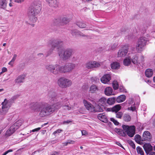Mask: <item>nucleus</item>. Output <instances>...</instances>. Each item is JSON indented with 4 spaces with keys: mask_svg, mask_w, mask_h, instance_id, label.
Wrapping results in <instances>:
<instances>
[{
    "mask_svg": "<svg viewBox=\"0 0 155 155\" xmlns=\"http://www.w3.org/2000/svg\"><path fill=\"white\" fill-rule=\"evenodd\" d=\"M56 96L55 93L53 91L49 92L48 95V100L49 102L53 104L45 107V103L43 102L35 103L32 108V110L35 111L40 110L39 115L41 117L49 116L57 110L62 105L60 102L56 103Z\"/></svg>",
    "mask_w": 155,
    "mask_h": 155,
    "instance_id": "obj_1",
    "label": "nucleus"
},
{
    "mask_svg": "<svg viewBox=\"0 0 155 155\" xmlns=\"http://www.w3.org/2000/svg\"><path fill=\"white\" fill-rule=\"evenodd\" d=\"M75 64L70 63H66L64 65L58 64H48L46 65V69L51 73L55 75L61 73H70L75 67Z\"/></svg>",
    "mask_w": 155,
    "mask_h": 155,
    "instance_id": "obj_2",
    "label": "nucleus"
},
{
    "mask_svg": "<svg viewBox=\"0 0 155 155\" xmlns=\"http://www.w3.org/2000/svg\"><path fill=\"white\" fill-rule=\"evenodd\" d=\"M73 54V50L71 48L61 49L58 51V54L60 58L64 60L69 59Z\"/></svg>",
    "mask_w": 155,
    "mask_h": 155,
    "instance_id": "obj_3",
    "label": "nucleus"
},
{
    "mask_svg": "<svg viewBox=\"0 0 155 155\" xmlns=\"http://www.w3.org/2000/svg\"><path fill=\"white\" fill-rule=\"evenodd\" d=\"M57 83L59 86L62 88L69 87L72 84L71 80L64 77L59 78L58 81Z\"/></svg>",
    "mask_w": 155,
    "mask_h": 155,
    "instance_id": "obj_4",
    "label": "nucleus"
},
{
    "mask_svg": "<svg viewBox=\"0 0 155 155\" xmlns=\"http://www.w3.org/2000/svg\"><path fill=\"white\" fill-rule=\"evenodd\" d=\"M63 45L64 42L62 40L59 39L52 40L51 43V48L49 51L46 56L47 57L50 55L56 47H57L58 49H59L62 47Z\"/></svg>",
    "mask_w": 155,
    "mask_h": 155,
    "instance_id": "obj_5",
    "label": "nucleus"
},
{
    "mask_svg": "<svg viewBox=\"0 0 155 155\" xmlns=\"http://www.w3.org/2000/svg\"><path fill=\"white\" fill-rule=\"evenodd\" d=\"M122 127L129 136L130 137L134 136L135 134V127L134 126H129L128 125H123Z\"/></svg>",
    "mask_w": 155,
    "mask_h": 155,
    "instance_id": "obj_6",
    "label": "nucleus"
},
{
    "mask_svg": "<svg viewBox=\"0 0 155 155\" xmlns=\"http://www.w3.org/2000/svg\"><path fill=\"white\" fill-rule=\"evenodd\" d=\"M148 39L145 37H141L138 40L136 46L137 51H141L143 48L146 45Z\"/></svg>",
    "mask_w": 155,
    "mask_h": 155,
    "instance_id": "obj_7",
    "label": "nucleus"
},
{
    "mask_svg": "<svg viewBox=\"0 0 155 155\" xmlns=\"http://www.w3.org/2000/svg\"><path fill=\"white\" fill-rule=\"evenodd\" d=\"M2 109L0 110V114L4 115L7 113L11 106L10 103L6 99H5L4 101L2 103Z\"/></svg>",
    "mask_w": 155,
    "mask_h": 155,
    "instance_id": "obj_8",
    "label": "nucleus"
},
{
    "mask_svg": "<svg viewBox=\"0 0 155 155\" xmlns=\"http://www.w3.org/2000/svg\"><path fill=\"white\" fill-rule=\"evenodd\" d=\"M32 8L30 11L33 12L35 14H37L39 13L41 9V2L39 1H35L32 5Z\"/></svg>",
    "mask_w": 155,
    "mask_h": 155,
    "instance_id": "obj_9",
    "label": "nucleus"
},
{
    "mask_svg": "<svg viewBox=\"0 0 155 155\" xmlns=\"http://www.w3.org/2000/svg\"><path fill=\"white\" fill-rule=\"evenodd\" d=\"M20 125V124H19L17 122L13 124L7 130L6 133V135L7 136H11L19 127Z\"/></svg>",
    "mask_w": 155,
    "mask_h": 155,
    "instance_id": "obj_10",
    "label": "nucleus"
},
{
    "mask_svg": "<svg viewBox=\"0 0 155 155\" xmlns=\"http://www.w3.org/2000/svg\"><path fill=\"white\" fill-rule=\"evenodd\" d=\"M85 67L88 69H91L93 68H97L99 67L100 64L95 61H90L87 62L85 65Z\"/></svg>",
    "mask_w": 155,
    "mask_h": 155,
    "instance_id": "obj_11",
    "label": "nucleus"
},
{
    "mask_svg": "<svg viewBox=\"0 0 155 155\" xmlns=\"http://www.w3.org/2000/svg\"><path fill=\"white\" fill-rule=\"evenodd\" d=\"M128 47L127 45L124 46L121 49L119 50L117 52V57H124L128 52Z\"/></svg>",
    "mask_w": 155,
    "mask_h": 155,
    "instance_id": "obj_12",
    "label": "nucleus"
},
{
    "mask_svg": "<svg viewBox=\"0 0 155 155\" xmlns=\"http://www.w3.org/2000/svg\"><path fill=\"white\" fill-rule=\"evenodd\" d=\"M37 15V14H35V13L33 12L30 10L28 13V18L29 20L32 22H35L37 19L36 17Z\"/></svg>",
    "mask_w": 155,
    "mask_h": 155,
    "instance_id": "obj_13",
    "label": "nucleus"
},
{
    "mask_svg": "<svg viewBox=\"0 0 155 155\" xmlns=\"http://www.w3.org/2000/svg\"><path fill=\"white\" fill-rule=\"evenodd\" d=\"M83 103L86 109L91 112H93L94 110V107L90 103L87 101L84 100Z\"/></svg>",
    "mask_w": 155,
    "mask_h": 155,
    "instance_id": "obj_14",
    "label": "nucleus"
},
{
    "mask_svg": "<svg viewBox=\"0 0 155 155\" xmlns=\"http://www.w3.org/2000/svg\"><path fill=\"white\" fill-rule=\"evenodd\" d=\"M111 79V76L109 74L104 75L101 78V82L105 84H108Z\"/></svg>",
    "mask_w": 155,
    "mask_h": 155,
    "instance_id": "obj_15",
    "label": "nucleus"
},
{
    "mask_svg": "<svg viewBox=\"0 0 155 155\" xmlns=\"http://www.w3.org/2000/svg\"><path fill=\"white\" fill-rule=\"evenodd\" d=\"M151 135L148 131H146L143 132V140L150 141L151 140Z\"/></svg>",
    "mask_w": 155,
    "mask_h": 155,
    "instance_id": "obj_16",
    "label": "nucleus"
},
{
    "mask_svg": "<svg viewBox=\"0 0 155 155\" xmlns=\"http://www.w3.org/2000/svg\"><path fill=\"white\" fill-rule=\"evenodd\" d=\"M49 5L51 7L56 8L58 7V3L56 0H46Z\"/></svg>",
    "mask_w": 155,
    "mask_h": 155,
    "instance_id": "obj_17",
    "label": "nucleus"
},
{
    "mask_svg": "<svg viewBox=\"0 0 155 155\" xmlns=\"http://www.w3.org/2000/svg\"><path fill=\"white\" fill-rule=\"evenodd\" d=\"M143 148L147 154L152 150L153 148L151 145L149 143H145L143 145Z\"/></svg>",
    "mask_w": 155,
    "mask_h": 155,
    "instance_id": "obj_18",
    "label": "nucleus"
},
{
    "mask_svg": "<svg viewBox=\"0 0 155 155\" xmlns=\"http://www.w3.org/2000/svg\"><path fill=\"white\" fill-rule=\"evenodd\" d=\"M98 119L104 123H106L107 122L108 120L107 116L104 113L99 114L97 116Z\"/></svg>",
    "mask_w": 155,
    "mask_h": 155,
    "instance_id": "obj_19",
    "label": "nucleus"
},
{
    "mask_svg": "<svg viewBox=\"0 0 155 155\" xmlns=\"http://www.w3.org/2000/svg\"><path fill=\"white\" fill-rule=\"evenodd\" d=\"M25 76V74H22L19 75L15 80V83H19L23 82L24 81Z\"/></svg>",
    "mask_w": 155,
    "mask_h": 155,
    "instance_id": "obj_20",
    "label": "nucleus"
},
{
    "mask_svg": "<svg viewBox=\"0 0 155 155\" xmlns=\"http://www.w3.org/2000/svg\"><path fill=\"white\" fill-rule=\"evenodd\" d=\"M7 1L6 0H0V8L5 9L6 8Z\"/></svg>",
    "mask_w": 155,
    "mask_h": 155,
    "instance_id": "obj_21",
    "label": "nucleus"
},
{
    "mask_svg": "<svg viewBox=\"0 0 155 155\" xmlns=\"http://www.w3.org/2000/svg\"><path fill=\"white\" fill-rule=\"evenodd\" d=\"M113 89L111 87H107L104 90L105 94L107 96H110L112 94Z\"/></svg>",
    "mask_w": 155,
    "mask_h": 155,
    "instance_id": "obj_22",
    "label": "nucleus"
},
{
    "mask_svg": "<svg viewBox=\"0 0 155 155\" xmlns=\"http://www.w3.org/2000/svg\"><path fill=\"white\" fill-rule=\"evenodd\" d=\"M126 96L124 95H120L116 99V101L118 103H121L124 101L126 99Z\"/></svg>",
    "mask_w": 155,
    "mask_h": 155,
    "instance_id": "obj_23",
    "label": "nucleus"
},
{
    "mask_svg": "<svg viewBox=\"0 0 155 155\" xmlns=\"http://www.w3.org/2000/svg\"><path fill=\"white\" fill-rule=\"evenodd\" d=\"M111 67L112 69H118L120 67V64L119 63L117 62H113L111 64Z\"/></svg>",
    "mask_w": 155,
    "mask_h": 155,
    "instance_id": "obj_24",
    "label": "nucleus"
},
{
    "mask_svg": "<svg viewBox=\"0 0 155 155\" xmlns=\"http://www.w3.org/2000/svg\"><path fill=\"white\" fill-rule=\"evenodd\" d=\"M116 99L115 97H113L108 98L107 100V103L109 105H111L114 104L115 101Z\"/></svg>",
    "mask_w": 155,
    "mask_h": 155,
    "instance_id": "obj_25",
    "label": "nucleus"
},
{
    "mask_svg": "<svg viewBox=\"0 0 155 155\" xmlns=\"http://www.w3.org/2000/svg\"><path fill=\"white\" fill-rule=\"evenodd\" d=\"M153 71L150 69H147L145 71V74L146 77L148 78L151 77L153 74Z\"/></svg>",
    "mask_w": 155,
    "mask_h": 155,
    "instance_id": "obj_26",
    "label": "nucleus"
},
{
    "mask_svg": "<svg viewBox=\"0 0 155 155\" xmlns=\"http://www.w3.org/2000/svg\"><path fill=\"white\" fill-rule=\"evenodd\" d=\"M131 61L133 64L137 65H138L140 63V62L138 60V57L136 55H134L133 56L131 59Z\"/></svg>",
    "mask_w": 155,
    "mask_h": 155,
    "instance_id": "obj_27",
    "label": "nucleus"
},
{
    "mask_svg": "<svg viewBox=\"0 0 155 155\" xmlns=\"http://www.w3.org/2000/svg\"><path fill=\"white\" fill-rule=\"evenodd\" d=\"M107 100L104 97H102L100 98L98 101V104L101 106H104L106 104Z\"/></svg>",
    "mask_w": 155,
    "mask_h": 155,
    "instance_id": "obj_28",
    "label": "nucleus"
},
{
    "mask_svg": "<svg viewBox=\"0 0 155 155\" xmlns=\"http://www.w3.org/2000/svg\"><path fill=\"white\" fill-rule=\"evenodd\" d=\"M121 107L119 105H117L110 109L111 111L113 112H115L116 113L118 112V111L120 110Z\"/></svg>",
    "mask_w": 155,
    "mask_h": 155,
    "instance_id": "obj_29",
    "label": "nucleus"
},
{
    "mask_svg": "<svg viewBox=\"0 0 155 155\" xmlns=\"http://www.w3.org/2000/svg\"><path fill=\"white\" fill-rule=\"evenodd\" d=\"M131 61L130 58L129 57L126 58L124 60L123 63L125 66H128L131 63Z\"/></svg>",
    "mask_w": 155,
    "mask_h": 155,
    "instance_id": "obj_30",
    "label": "nucleus"
},
{
    "mask_svg": "<svg viewBox=\"0 0 155 155\" xmlns=\"http://www.w3.org/2000/svg\"><path fill=\"white\" fill-rule=\"evenodd\" d=\"M98 90L97 87L95 85H92L90 88V91L91 93H94Z\"/></svg>",
    "mask_w": 155,
    "mask_h": 155,
    "instance_id": "obj_31",
    "label": "nucleus"
},
{
    "mask_svg": "<svg viewBox=\"0 0 155 155\" xmlns=\"http://www.w3.org/2000/svg\"><path fill=\"white\" fill-rule=\"evenodd\" d=\"M100 105L98 104L95 107H94V110L93 112H101L103 111L102 108Z\"/></svg>",
    "mask_w": 155,
    "mask_h": 155,
    "instance_id": "obj_32",
    "label": "nucleus"
},
{
    "mask_svg": "<svg viewBox=\"0 0 155 155\" xmlns=\"http://www.w3.org/2000/svg\"><path fill=\"white\" fill-rule=\"evenodd\" d=\"M65 104H63L62 105L63 107H64V109H66L69 110L71 109V107H69L68 105L69 103L68 100L67 99H65Z\"/></svg>",
    "mask_w": 155,
    "mask_h": 155,
    "instance_id": "obj_33",
    "label": "nucleus"
},
{
    "mask_svg": "<svg viewBox=\"0 0 155 155\" xmlns=\"http://www.w3.org/2000/svg\"><path fill=\"white\" fill-rule=\"evenodd\" d=\"M135 140L138 143H140L142 141H143V139H142L141 137L138 134H136L135 136Z\"/></svg>",
    "mask_w": 155,
    "mask_h": 155,
    "instance_id": "obj_34",
    "label": "nucleus"
},
{
    "mask_svg": "<svg viewBox=\"0 0 155 155\" xmlns=\"http://www.w3.org/2000/svg\"><path fill=\"white\" fill-rule=\"evenodd\" d=\"M77 25L80 28H84L86 27V25L83 21H78L77 22Z\"/></svg>",
    "mask_w": 155,
    "mask_h": 155,
    "instance_id": "obj_35",
    "label": "nucleus"
},
{
    "mask_svg": "<svg viewBox=\"0 0 155 155\" xmlns=\"http://www.w3.org/2000/svg\"><path fill=\"white\" fill-rule=\"evenodd\" d=\"M124 120L126 122H128L130 121L131 117L130 115L127 114H125L124 115L123 117Z\"/></svg>",
    "mask_w": 155,
    "mask_h": 155,
    "instance_id": "obj_36",
    "label": "nucleus"
},
{
    "mask_svg": "<svg viewBox=\"0 0 155 155\" xmlns=\"http://www.w3.org/2000/svg\"><path fill=\"white\" fill-rule=\"evenodd\" d=\"M113 86L114 89L115 90H117L118 88L119 85L117 81L114 80L113 83Z\"/></svg>",
    "mask_w": 155,
    "mask_h": 155,
    "instance_id": "obj_37",
    "label": "nucleus"
},
{
    "mask_svg": "<svg viewBox=\"0 0 155 155\" xmlns=\"http://www.w3.org/2000/svg\"><path fill=\"white\" fill-rule=\"evenodd\" d=\"M137 153L140 154L141 155H144V152L142 149L139 147H137Z\"/></svg>",
    "mask_w": 155,
    "mask_h": 155,
    "instance_id": "obj_38",
    "label": "nucleus"
},
{
    "mask_svg": "<svg viewBox=\"0 0 155 155\" xmlns=\"http://www.w3.org/2000/svg\"><path fill=\"white\" fill-rule=\"evenodd\" d=\"M123 115V113L121 112H118L116 113V117L117 118L121 119Z\"/></svg>",
    "mask_w": 155,
    "mask_h": 155,
    "instance_id": "obj_39",
    "label": "nucleus"
},
{
    "mask_svg": "<svg viewBox=\"0 0 155 155\" xmlns=\"http://www.w3.org/2000/svg\"><path fill=\"white\" fill-rule=\"evenodd\" d=\"M78 31L77 30H73L71 31V33L73 36H76L78 35Z\"/></svg>",
    "mask_w": 155,
    "mask_h": 155,
    "instance_id": "obj_40",
    "label": "nucleus"
},
{
    "mask_svg": "<svg viewBox=\"0 0 155 155\" xmlns=\"http://www.w3.org/2000/svg\"><path fill=\"white\" fill-rule=\"evenodd\" d=\"M110 120L111 121L113 122L114 124L115 125H118L119 124V123L114 118H110Z\"/></svg>",
    "mask_w": 155,
    "mask_h": 155,
    "instance_id": "obj_41",
    "label": "nucleus"
},
{
    "mask_svg": "<svg viewBox=\"0 0 155 155\" xmlns=\"http://www.w3.org/2000/svg\"><path fill=\"white\" fill-rule=\"evenodd\" d=\"M117 45L116 44H113L110 46L109 48V50H114L117 47Z\"/></svg>",
    "mask_w": 155,
    "mask_h": 155,
    "instance_id": "obj_42",
    "label": "nucleus"
},
{
    "mask_svg": "<svg viewBox=\"0 0 155 155\" xmlns=\"http://www.w3.org/2000/svg\"><path fill=\"white\" fill-rule=\"evenodd\" d=\"M119 91L120 92H126V90L123 87L120 86L119 88Z\"/></svg>",
    "mask_w": 155,
    "mask_h": 155,
    "instance_id": "obj_43",
    "label": "nucleus"
},
{
    "mask_svg": "<svg viewBox=\"0 0 155 155\" xmlns=\"http://www.w3.org/2000/svg\"><path fill=\"white\" fill-rule=\"evenodd\" d=\"M68 21V20L65 17H64L62 19V22L64 24H67Z\"/></svg>",
    "mask_w": 155,
    "mask_h": 155,
    "instance_id": "obj_44",
    "label": "nucleus"
},
{
    "mask_svg": "<svg viewBox=\"0 0 155 155\" xmlns=\"http://www.w3.org/2000/svg\"><path fill=\"white\" fill-rule=\"evenodd\" d=\"M128 109L129 110L134 111L136 110V108L134 105H133L130 107H128Z\"/></svg>",
    "mask_w": 155,
    "mask_h": 155,
    "instance_id": "obj_45",
    "label": "nucleus"
},
{
    "mask_svg": "<svg viewBox=\"0 0 155 155\" xmlns=\"http://www.w3.org/2000/svg\"><path fill=\"white\" fill-rule=\"evenodd\" d=\"M130 145L134 149H135V146L134 143L132 141H130L129 142Z\"/></svg>",
    "mask_w": 155,
    "mask_h": 155,
    "instance_id": "obj_46",
    "label": "nucleus"
},
{
    "mask_svg": "<svg viewBox=\"0 0 155 155\" xmlns=\"http://www.w3.org/2000/svg\"><path fill=\"white\" fill-rule=\"evenodd\" d=\"M128 103L130 104H132L134 103V99L133 98H130L128 101Z\"/></svg>",
    "mask_w": 155,
    "mask_h": 155,
    "instance_id": "obj_47",
    "label": "nucleus"
},
{
    "mask_svg": "<svg viewBox=\"0 0 155 155\" xmlns=\"http://www.w3.org/2000/svg\"><path fill=\"white\" fill-rule=\"evenodd\" d=\"M72 122V121L71 120H67L64 121L63 122V124H68Z\"/></svg>",
    "mask_w": 155,
    "mask_h": 155,
    "instance_id": "obj_48",
    "label": "nucleus"
},
{
    "mask_svg": "<svg viewBox=\"0 0 155 155\" xmlns=\"http://www.w3.org/2000/svg\"><path fill=\"white\" fill-rule=\"evenodd\" d=\"M13 151L12 149H10L5 152L2 155H6L9 152H12Z\"/></svg>",
    "mask_w": 155,
    "mask_h": 155,
    "instance_id": "obj_49",
    "label": "nucleus"
},
{
    "mask_svg": "<svg viewBox=\"0 0 155 155\" xmlns=\"http://www.w3.org/2000/svg\"><path fill=\"white\" fill-rule=\"evenodd\" d=\"M41 129V127H38L37 128H35V129L32 130H31V132H36V131H39V130H40Z\"/></svg>",
    "mask_w": 155,
    "mask_h": 155,
    "instance_id": "obj_50",
    "label": "nucleus"
},
{
    "mask_svg": "<svg viewBox=\"0 0 155 155\" xmlns=\"http://www.w3.org/2000/svg\"><path fill=\"white\" fill-rule=\"evenodd\" d=\"M2 71L0 73V74H1L4 72H5L7 71V69L5 67H3L2 68Z\"/></svg>",
    "mask_w": 155,
    "mask_h": 155,
    "instance_id": "obj_51",
    "label": "nucleus"
},
{
    "mask_svg": "<svg viewBox=\"0 0 155 155\" xmlns=\"http://www.w3.org/2000/svg\"><path fill=\"white\" fill-rule=\"evenodd\" d=\"M62 131V130L60 129H58L53 132V134H55L56 133H61Z\"/></svg>",
    "mask_w": 155,
    "mask_h": 155,
    "instance_id": "obj_52",
    "label": "nucleus"
},
{
    "mask_svg": "<svg viewBox=\"0 0 155 155\" xmlns=\"http://www.w3.org/2000/svg\"><path fill=\"white\" fill-rule=\"evenodd\" d=\"M24 1V0H14V2H15L21 3Z\"/></svg>",
    "mask_w": 155,
    "mask_h": 155,
    "instance_id": "obj_53",
    "label": "nucleus"
},
{
    "mask_svg": "<svg viewBox=\"0 0 155 155\" xmlns=\"http://www.w3.org/2000/svg\"><path fill=\"white\" fill-rule=\"evenodd\" d=\"M81 133L82 135H86L87 134V132L85 130H82Z\"/></svg>",
    "mask_w": 155,
    "mask_h": 155,
    "instance_id": "obj_54",
    "label": "nucleus"
},
{
    "mask_svg": "<svg viewBox=\"0 0 155 155\" xmlns=\"http://www.w3.org/2000/svg\"><path fill=\"white\" fill-rule=\"evenodd\" d=\"M17 56V55L16 54H14V55L13 58L12 59V60H11L13 62H14V61H15V59H16Z\"/></svg>",
    "mask_w": 155,
    "mask_h": 155,
    "instance_id": "obj_55",
    "label": "nucleus"
},
{
    "mask_svg": "<svg viewBox=\"0 0 155 155\" xmlns=\"http://www.w3.org/2000/svg\"><path fill=\"white\" fill-rule=\"evenodd\" d=\"M78 35H79L81 36H85L80 31H78Z\"/></svg>",
    "mask_w": 155,
    "mask_h": 155,
    "instance_id": "obj_56",
    "label": "nucleus"
},
{
    "mask_svg": "<svg viewBox=\"0 0 155 155\" xmlns=\"http://www.w3.org/2000/svg\"><path fill=\"white\" fill-rule=\"evenodd\" d=\"M91 79L92 82L97 81V78L96 77H92Z\"/></svg>",
    "mask_w": 155,
    "mask_h": 155,
    "instance_id": "obj_57",
    "label": "nucleus"
},
{
    "mask_svg": "<svg viewBox=\"0 0 155 155\" xmlns=\"http://www.w3.org/2000/svg\"><path fill=\"white\" fill-rule=\"evenodd\" d=\"M75 143V141L72 140H68L67 141V143L68 144H73Z\"/></svg>",
    "mask_w": 155,
    "mask_h": 155,
    "instance_id": "obj_58",
    "label": "nucleus"
},
{
    "mask_svg": "<svg viewBox=\"0 0 155 155\" xmlns=\"http://www.w3.org/2000/svg\"><path fill=\"white\" fill-rule=\"evenodd\" d=\"M60 20L59 19H55L54 21V22L55 25L58 24L60 22Z\"/></svg>",
    "mask_w": 155,
    "mask_h": 155,
    "instance_id": "obj_59",
    "label": "nucleus"
},
{
    "mask_svg": "<svg viewBox=\"0 0 155 155\" xmlns=\"http://www.w3.org/2000/svg\"><path fill=\"white\" fill-rule=\"evenodd\" d=\"M10 3L9 4V5L10 7H12L13 6V3L12 2V0H10Z\"/></svg>",
    "mask_w": 155,
    "mask_h": 155,
    "instance_id": "obj_60",
    "label": "nucleus"
},
{
    "mask_svg": "<svg viewBox=\"0 0 155 155\" xmlns=\"http://www.w3.org/2000/svg\"><path fill=\"white\" fill-rule=\"evenodd\" d=\"M116 144H117V145H118L119 146L123 148L124 149V148L123 147V146H122V144L120 143H119V142H116Z\"/></svg>",
    "mask_w": 155,
    "mask_h": 155,
    "instance_id": "obj_61",
    "label": "nucleus"
},
{
    "mask_svg": "<svg viewBox=\"0 0 155 155\" xmlns=\"http://www.w3.org/2000/svg\"><path fill=\"white\" fill-rule=\"evenodd\" d=\"M120 134H121L122 132V130L120 129H117L116 130Z\"/></svg>",
    "mask_w": 155,
    "mask_h": 155,
    "instance_id": "obj_62",
    "label": "nucleus"
},
{
    "mask_svg": "<svg viewBox=\"0 0 155 155\" xmlns=\"http://www.w3.org/2000/svg\"><path fill=\"white\" fill-rule=\"evenodd\" d=\"M58 154V153L57 152L55 151L51 154L50 155H57Z\"/></svg>",
    "mask_w": 155,
    "mask_h": 155,
    "instance_id": "obj_63",
    "label": "nucleus"
},
{
    "mask_svg": "<svg viewBox=\"0 0 155 155\" xmlns=\"http://www.w3.org/2000/svg\"><path fill=\"white\" fill-rule=\"evenodd\" d=\"M149 155H155V153L151 152L150 153Z\"/></svg>",
    "mask_w": 155,
    "mask_h": 155,
    "instance_id": "obj_64",
    "label": "nucleus"
}]
</instances>
